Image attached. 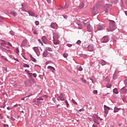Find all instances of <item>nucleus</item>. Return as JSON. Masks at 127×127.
Returning a JSON list of instances; mask_svg holds the SVG:
<instances>
[{
	"mask_svg": "<svg viewBox=\"0 0 127 127\" xmlns=\"http://www.w3.org/2000/svg\"><path fill=\"white\" fill-rule=\"evenodd\" d=\"M110 29L108 30V31H114L116 29V25L115 24V21H112L110 23L109 26Z\"/></svg>",
	"mask_w": 127,
	"mask_h": 127,
	"instance_id": "1",
	"label": "nucleus"
},
{
	"mask_svg": "<svg viewBox=\"0 0 127 127\" xmlns=\"http://www.w3.org/2000/svg\"><path fill=\"white\" fill-rule=\"evenodd\" d=\"M101 42L103 43H106L109 41V37L107 36L103 37L101 39Z\"/></svg>",
	"mask_w": 127,
	"mask_h": 127,
	"instance_id": "2",
	"label": "nucleus"
},
{
	"mask_svg": "<svg viewBox=\"0 0 127 127\" xmlns=\"http://www.w3.org/2000/svg\"><path fill=\"white\" fill-rule=\"evenodd\" d=\"M78 28L79 29H82L86 25V23L83 21L80 22L78 24Z\"/></svg>",
	"mask_w": 127,
	"mask_h": 127,
	"instance_id": "3",
	"label": "nucleus"
},
{
	"mask_svg": "<svg viewBox=\"0 0 127 127\" xmlns=\"http://www.w3.org/2000/svg\"><path fill=\"white\" fill-rule=\"evenodd\" d=\"M82 2L80 4V5L78 6L79 9H82L83 7L85 6V4H84V2H86L87 1V0H81Z\"/></svg>",
	"mask_w": 127,
	"mask_h": 127,
	"instance_id": "4",
	"label": "nucleus"
},
{
	"mask_svg": "<svg viewBox=\"0 0 127 127\" xmlns=\"http://www.w3.org/2000/svg\"><path fill=\"white\" fill-rule=\"evenodd\" d=\"M98 120H99V117H98V116L93 117V122L95 123V124H97V125H100V123L98 122Z\"/></svg>",
	"mask_w": 127,
	"mask_h": 127,
	"instance_id": "5",
	"label": "nucleus"
},
{
	"mask_svg": "<svg viewBox=\"0 0 127 127\" xmlns=\"http://www.w3.org/2000/svg\"><path fill=\"white\" fill-rule=\"evenodd\" d=\"M127 91V88L123 87L122 89L120 90V92L122 93V94H124V93H126Z\"/></svg>",
	"mask_w": 127,
	"mask_h": 127,
	"instance_id": "6",
	"label": "nucleus"
},
{
	"mask_svg": "<svg viewBox=\"0 0 127 127\" xmlns=\"http://www.w3.org/2000/svg\"><path fill=\"white\" fill-rule=\"evenodd\" d=\"M51 27H52V28H55L56 29V28H57V24L55 23H52L51 25Z\"/></svg>",
	"mask_w": 127,
	"mask_h": 127,
	"instance_id": "7",
	"label": "nucleus"
},
{
	"mask_svg": "<svg viewBox=\"0 0 127 127\" xmlns=\"http://www.w3.org/2000/svg\"><path fill=\"white\" fill-rule=\"evenodd\" d=\"M88 31L91 32L93 31V28H92V26L91 25H88L87 26Z\"/></svg>",
	"mask_w": 127,
	"mask_h": 127,
	"instance_id": "8",
	"label": "nucleus"
},
{
	"mask_svg": "<svg viewBox=\"0 0 127 127\" xmlns=\"http://www.w3.org/2000/svg\"><path fill=\"white\" fill-rule=\"evenodd\" d=\"M33 49L35 51V52L36 53V54H38V53H39V50L38 49V47H34L33 48Z\"/></svg>",
	"mask_w": 127,
	"mask_h": 127,
	"instance_id": "9",
	"label": "nucleus"
},
{
	"mask_svg": "<svg viewBox=\"0 0 127 127\" xmlns=\"http://www.w3.org/2000/svg\"><path fill=\"white\" fill-rule=\"evenodd\" d=\"M104 110H105V114H108V111H109V110H110V107L104 105Z\"/></svg>",
	"mask_w": 127,
	"mask_h": 127,
	"instance_id": "10",
	"label": "nucleus"
},
{
	"mask_svg": "<svg viewBox=\"0 0 127 127\" xmlns=\"http://www.w3.org/2000/svg\"><path fill=\"white\" fill-rule=\"evenodd\" d=\"M53 42H54V44H55L56 45H58V44H59V43H60V41H59V40H56L54 39Z\"/></svg>",
	"mask_w": 127,
	"mask_h": 127,
	"instance_id": "11",
	"label": "nucleus"
},
{
	"mask_svg": "<svg viewBox=\"0 0 127 127\" xmlns=\"http://www.w3.org/2000/svg\"><path fill=\"white\" fill-rule=\"evenodd\" d=\"M105 28V26H101V25H98L97 26V29L98 30H103Z\"/></svg>",
	"mask_w": 127,
	"mask_h": 127,
	"instance_id": "12",
	"label": "nucleus"
},
{
	"mask_svg": "<svg viewBox=\"0 0 127 127\" xmlns=\"http://www.w3.org/2000/svg\"><path fill=\"white\" fill-rule=\"evenodd\" d=\"M48 69H49L52 71V72H54L55 71V68H54L53 66H48Z\"/></svg>",
	"mask_w": 127,
	"mask_h": 127,
	"instance_id": "13",
	"label": "nucleus"
},
{
	"mask_svg": "<svg viewBox=\"0 0 127 127\" xmlns=\"http://www.w3.org/2000/svg\"><path fill=\"white\" fill-rule=\"evenodd\" d=\"M59 97L61 101H65V98H64V96L63 93H61Z\"/></svg>",
	"mask_w": 127,
	"mask_h": 127,
	"instance_id": "14",
	"label": "nucleus"
},
{
	"mask_svg": "<svg viewBox=\"0 0 127 127\" xmlns=\"http://www.w3.org/2000/svg\"><path fill=\"white\" fill-rule=\"evenodd\" d=\"M88 49L89 51H93V50H94V47L93 46H89L88 47Z\"/></svg>",
	"mask_w": 127,
	"mask_h": 127,
	"instance_id": "15",
	"label": "nucleus"
},
{
	"mask_svg": "<svg viewBox=\"0 0 127 127\" xmlns=\"http://www.w3.org/2000/svg\"><path fill=\"white\" fill-rule=\"evenodd\" d=\"M77 69L78 71H83V68L80 65L77 66Z\"/></svg>",
	"mask_w": 127,
	"mask_h": 127,
	"instance_id": "16",
	"label": "nucleus"
},
{
	"mask_svg": "<svg viewBox=\"0 0 127 127\" xmlns=\"http://www.w3.org/2000/svg\"><path fill=\"white\" fill-rule=\"evenodd\" d=\"M28 13L29 15H31V16H35V14H34L32 11H29Z\"/></svg>",
	"mask_w": 127,
	"mask_h": 127,
	"instance_id": "17",
	"label": "nucleus"
},
{
	"mask_svg": "<svg viewBox=\"0 0 127 127\" xmlns=\"http://www.w3.org/2000/svg\"><path fill=\"white\" fill-rule=\"evenodd\" d=\"M47 55H48V52H47V51L44 52V53H43V57H46V56H47Z\"/></svg>",
	"mask_w": 127,
	"mask_h": 127,
	"instance_id": "18",
	"label": "nucleus"
},
{
	"mask_svg": "<svg viewBox=\"0 0 127 127\" xmlns=\"http://www.w3.org/2000/svg\"><path fill=\"white\" fill-rule=\"evenodd\" d=\"M101 64L104 66V65H106V64H107V63L106 62V61H104V60H102L101 62Z\"/></svg>",
	"mask_w": 127,
	"mask_h": 127,
	"instance_id": "19",
	"label": "nucleus"
},
{
	"mask_svg": "<svg viewBox=\"0 0 127 127\" xmlns=\"http://www.w3.org/2000/svg\"><path fill=\"white\" fill-rule=\"evenodd\" d=\"M42 39L43 41V42H46V37L45 36H44L42 37Z\"/></svg>",
	"mask_w": 127,
	"mask_h": 127,
	"instance_id": "20",
	"label": "nucleus"
},
{
	"mask_svg": "<svg viewBox=\"0 0 127 127\" xmlns=\"http://www.w3.org/2000/svg\"><path fill=\"white\" fill-rule=\"evenodd\" d=\"M30 59L33 62H36V59H35L34 58H33L32 56H30Z\"/></svg>",
	"mask_w": 127,
	"mask_h": 127,
	"instance_id": "21",
	"label": "nucleus"
},
{
	"mask_svg": "<svg viewBox=\"0 0 127 127\" xmlns=\"http://www.w3.org/2000/svg\"><path fill=\"white\" fill-rule=\"evenodd\" d=\"M113 92L115 94H119V91H118V89L115 88L113 90Z\"/></svg>",
	"mask_w": 127,
	"mask_h": 127,
	"instance_id": "22",
	"label": "nucleus"
},
{
	"mask_svg": "<svg viewBox=\"0 0 127 127\" xmlns=\"http://www.w3.org/2000/svg\"><path fill=\"white\" fill-rule=\"evenodd\" d=\"M80 80L82 81V83H84V84H87L86 80L83 79V78H80Z\"/></svg>",
	"mask_w": 127,
	"mask_h": 127,
	"instance_id": "23",
	"label": "nucleus"
},
{
	"mask_svg": "<svg viewBox=\"0 0 127 127\" xmlns=\"http://www.w3.org/2000/svg\"><path fill=\"white\" fill-rule=\"evenodd\" d=\"M45 51H51V48H49V47H47L45 49Z\"/></svg>",
	"mask_w": 127,
	"mask_h": 127,
	"instance_id": "24",
	"label": "nucleus"
},
{
	"mask_svg": "<svg viewBox=\"0 0 127 127\" xmlns=\"http://www.w3.org/2000/svg\"><path fill=\"white\" fill-rule=\"evenodd\" d=\"M63 56H64V58H67V57H68V54H67L66 53H64Z\"/></svg>",
	"mask_w": 127,
	"mask_h": 127,
	"instance_id": "25",
	"label": "nucleus"
},
{
	"mask_svg": "<svg viewBox=\"0 0 127 127\" xmlns=\"http://www.w3.org/2000/svg\"><path fill=\"white\" fill-rule=\"evenodd\" d=\"M15 52H16V53H17V54H18V53H19V50H18V48L15 49Z\"/></svg>",
	"mask_w": 127,
	"mask_h": 127,
	"instance_id": "26",
	"label": "nucleus"
},
{
	"mask_svg": "<svg viewBox=\"0 0 127 127\" xmlns=\"http://www.w3.org/2000/svg\"><path fill=\"white\" fill-rule=\"evenodd\" d=\"M37 102L39 101H43V98H42V97H39V98L37 99Z\"/></svg>",
	"mask_w": 127,
	"mask_h": 127,
	"instance_id": "27",
	"label": "nucleus"
},
{
	"mask_svg": "<svg viewBox=\"0 0 127 127\" xmlns=\"http://www.w3.org/2000/svg\"><path fill=\"white\" fill-rule=\"evenodd\" d=\"M23 67H25V68H29V65L25 64L23 65Z\"/></svg>",
	"mask_w": 127,
	"mask_h": 127,
	"instance_id": "28",
	"label": "nucleus"
},
{
	"mask_svg": "<svg viewBox=\"0 0 127 127\" xmlns=\"http://www.w3.org/2000/svg\"><path fill=\"white\" fill-rule=\"evenodd\" d=\"M11 13V14H12V15H13V16H16V12H12Z\"/></svg>",
	"mask_w": 127,
	"mask_h": 127,
	"instance_id": "29",
	"label": "nucleus"
},
{
	"mask_svg": "<svg viewBox=\"0 0 127 127\" xmlns=\"http://www.w3.org/2000/svg\"><path fill=\"white\" fill-rule=\"evenodd\" d=\"M118 112H119V109L117 108H115L114 113H118Z\"/></svg>",
	"mask_w": 127,
	"mask_h": 127,
	"instance_id": "30",
	"label": "nucleus"
},
{
	"mask_svg": "<svg viewBox=\"0 0 127 127\" xmlns=\"http://www.w3.org/2000/svg\"><path fill=\"white\" fill-rule=\"evenodd\" d=\"M0 22H3V20L2 19V17L0 16Z\"/></svg>",
	"mask_w": 127,
	"mask_h": 127,
	"instance_id": "31",
	"label": "nucleus"
},
{
	"mask_svg": "<svg viewBox=\"0 0 127 127\" xmlns=\"http://www.w3.org/2000/svg\"><path fill=\"white\" fill-rule=\"evenodd\" d=\"M106 86L107 88H111V87H112V85H111L110 84H107Z\"/></svg>",
	"mask_w": 127,
	"mask_h": 127,
	"instance_id": "32",
	"label": "nucleus"
},
{
	"mask_svg": "<svg viewBox=\"0 0 127 127\" xmlns=\"http://www.w3.org/2000/svg\"><path fill=\"white\" fill-rule=\"evenodd\" d=\"M72 102L73 104L77 105V102H76V101L74 99H72Z\"/></svg>",
	"mask_w": 127,
	"mask_h": 127,
	"instance_id": "33",
	"label": "nucleus"
},
{
	"mask_svg": "<svg viewBox=\"0 0 127 127\" xmlns=\"http://www.w3.org/2000/svg\"><path fill=\"white\" fill-rule=\"evenodd\" d=\"M1 58H2V59H4L5 60H6V61H7V59H6V58H5V57H4L3 56H1Z\"/></svg>",
	"mask_w": 127,
	"mask_h": 127,
	"instance_id": "34",
	"label": "nucleus"
},
{
	"mask_svg": "<svg viewBox=\"0 0 127 127\" xmlns=\"http://www.w3.org/2000/svg\"><path fill=\"white\" fill-rule=\"evenodd\" d=\"M77 44H78V45L81 44V41L80 40H78L76 42Z\"/></svg>",
	"mask_w": 127,
	"mask_h": 127,
	"instance_id": "35",
	"label": "nucleus"
},
{
	"mask_svg": "<svg viewBox=\"0 0 127 127\" xmlns=\"http://www.w3.org/2000/svg\"><path fill=\"white\" fill-rule=\"evenodd\" d=\"M35 24L36 25H39V22L38 21H35Z\"/></svg>",
	"mask_w": 127,
	"mask_h": 127,
	"instance_id": "36",
	"label": "nucleus"
},
{
	"mask_svg": "<svg viewBox=\"0 0 127 127\" xmlns=\"http://www.w3.org/2000/svg\"><path fill=\"white\" fill-rule=\"evenodd\" d=\"M95 10H96V7H94L92 10L93 13H95Z\"/></svg>",
	"mask_w": 127,
	"mask_h": 127,
	"instance_id": "37",
	"label": "nucleus"
},
{
	"mask_svg": "<svg viewBox=\"0 0 127 127\" xmlns=\"http://www.w3.org/2000/svg\"><path fill=\"white\" fill-rule=\"evenodd\" d=\"M34 34H38V33H37V31L36 30H34V32H33Z\"/></svg>",
	"mask_w": 127,
	"mask_h": 127,
	"instance_id": "38",
	"label": "nucleus"
},
{
	"mask_svg": "<svg viewBox=\"0 0 127 127\" xmlns=\"http://www.w3.org/2000/svg\"><path fill=\"white\" fill-rule=\"evenodd\" d=\"M94 94H98V91L97 90H94L93 91Z\"/></svg>",
	"mask_w": 127,
	"mask_h": 127,
	"instance_id": "39",
	"label": "nucleus"
},
{
	"mask_svg": "<svg viewBox=\"0 0 127 127\" xmlns=\"http://www.w3.org/2000/svg\"><path fill=\"white\" fill-rule=\"evenodd\" d=\"M33 75L34 78H36V77H37V75L36 74V73H33Z\"/></svg>",
	"mask_w": 127,
	"mask_h": 127,
	"instance_id": "40",
	"label": "nucleus"
},
{
	"mask_svg": "<svg viewBox=\"0 0 127 127\" xmlns=\"http://www.w3.org/2000/svg\"><path fill=\"white\" fill-rule=\"evenodd\" d=\"M113 1L115 2V3H118V0H113Z\"/></svg>",
	"mask_w": 127,
	"mask_h": 127,
	"instance_id": "41",
	"label": "nucleus"
},
{
	"mask_svg": "<svg viewBox=\"0 0 127 127\" xmlns=\"http://www.w3.org/2000/svg\"><path fill=\"white\" fill-rule=\"evenodd\" d=\"M65 103L66 104V106H69V103H68V101L67 100L65 101Z\"/></svg>",
	"mask_w": 127,
	"mask_h": 127,
	"instance_id": "42",
	"label": "nucleus"
},
{
	"mask_svg": "<svg viewBox=\"0 0 127 127\" xmlns=\"http://www.w3.org/2000/svg\"><path fill=\"white\" fill-rule=\"evenodd\" d=\"M1 50H2V51H5V49H4L3 47H1L0 48Z\"/></svg>",
	"mask_w": 127,
	"mask_h": 127,
	"instance_id": "43",
	"label": "nucleus"
},
{
	"mask_svg": "<svg viewBox=\"0 0 127 127\" xmlns=\"http://www.w3.org/2000/svg\"><path fill=\"white\" fill-rule=\"evenodd\" d=\"M67 46H68V47H72V45L69 44H67Z\"/></svg>",
	"mask_w": 127,
	"mask_h": 127,
	"instance_id": "44",
	"label": "nucleus"
},
{
	"mask_svg": "<svg viewBox=\"0 0 127 127\" xmlns=\"http://www.w3.org/2000/svg\"><path fill=\"white\" fill-rule=\"evenodd\" d=\"M47 1L48 3H51V0H47Z\"/></svg>",
	"mask_w": 127,
	"mask_h": 127,
	"instance_id": "45",
	"label": "nucleus"
},
{
	"mask_svg": "<svg viewBox=\"0 0 127 127\" xmlns=\"http://www.w3.org/2000/svg\"><path fill=\"white\" fill-rule=\"evenodd\" d=\"M1 107H2L3 109H4V108H5V103H3V106H1Z\"/></svg>",
	"mask_w": 127,
	"mask_h": 127,
	"instance_id": "46",
	"label": "nucleus"
},
{
	"mask_svg": "<svg viewBox=\"0 0 127 127\" xmlns=\"http://www.w3.org/2000/svg\"><path fill=\"white\" fill-rule=\"evenodd\" d=\"M30 96H32V94L28 95V96H26L25 98H29V97H30Z\"/></svg>",
	"mask_w": 127,
	"mask_h": 127,
	"instance_id": "47",
	"label": "nucleus"
},
{
	"mask_svg": "<svg viewBox=\"0 0 127 127\" xmlns=\"http://www.w3.org/2000/svg\"><path fill=\"white\" fill-rule=\"evenodd\" d=\"M12 121H15V119L13 118L12 117H11Z\"/></svg>",
	"mask_w": 127,
	"mask_h": 127,
	"instance_id": "48",
	"label": "nucleus"
},
{
	"mask_svg": "<svg viewBox=\"0 0 127 127\" xmlns=\"http://www.w3.org/2000/svg\"><path fill=\"white\" fill-rule=\"evenodd\" d=\"M49 63H50V61L47 62L46 63V65H47L48 64H49Z\"/></svg>",
	"mask_w": 127,
	"mask_h": 127,
	"instance_id": "49",
	"label": "nucleus"
},
{
	"mask_svg": "<svg viewBox=\"0 0 127 127\" xmlns=\"http://www.w3.org/2000/svg\"><path fill=\"white\" fill-rule=\"evenodd\" d=\"M7 45H8L9 46H11V45L10 43H9V42L7 43Z\"/></svg>",
	"mask_w": 127,
	"mask_h": 127,
	"instance_id": "50",
	"label": "nucleus"
},
{
	"mask_svg": "<svg viewBox=\"0 0 127 127\" xmlns=\"http://www.w3.org/2000/svg\"><path fill=\"white\" fill-rule=\"evenodd\" d=\"M7 109L9 111L10 110H11V108H9V107H7Z\"/></svg>",
	"mask_w": 127,
	"mask_h": 127,
	"instance_id": "51",
	"label": "nucleus"
},
{
	"mask_svg": "<svg viewBox=\"0 0 127 127\" xmlns=\"http://www.w3.org/2000/svg\"><path fill=\"white\" fill-rule=\"evenodd\" d=\"M92 127H98V126L93 124V125L92 126Z\"/></svg>",
	"mask_w": 127,
	"mask_h": 127,
	"instance_id": "52",
	"label": "nucleus"
},
{
	"mask_svg": "<svg viewBox=\"0 0 127 127\" xmlns=\"http://www.w3.org/2000/svg\"><path fill=\"white\" fill-rule=\"evenodd\" d=\"M38 41H39V42H40V43H42V42H41V40H40V39H38Z\"/></svg>",
	"mask_w": 127,
	"mask_h": 127,
	"instance_id": "53",
	"label": "nucleus"
},
{
	"mask_svg": "<svg viewBox=\"0 0 127 127\" xmlns=\"http://www.w3.org/2000/svg\"><path fill=\"white\" fill-rule=\"evenodd\" d=\"M65 8H68V5H65Z\"/></svg>",
	"mask_w": 127,
	"mask_h": 127,
	"instance_id": "54",
	"label": "nucleus"
},
{
	"mask_svg": "<svg viewBox=\"0 0 127 127\" xmlns=\"http://www.w3.org/2000/svg\"><path fill=\"white\" fill-rule=\"evenodd\" d=\"M2 114H0V118H1V119H2L3 117L2 116H1Z\"/></svg>",
	"mask_w": 127,
	"mask_h": 127,
	"instance_id": "55",
	"label": "nucleus"
},
{
	"mask_svg": "<svg viewBox=\"0 0 127 127\" xmlns=\"http://www.w3.org/2000/svg\"><path fill=\"white\" fill-rule=\"evenodd\" d=\"M25 99V97H24V98L21 99V100L22 101H24Z\"/></svg>",
	"mask_w": 127,
	"mask_h": 127,
	"instance_id": "56",
	"label": "nucleus"
},
{
	"mask_svg": "<svg viewBox=\"0 0 127 127\" xmlns=\"http://www.w3.org/2000/svg\"><path fill=\"white\" fill-rule=\"evenodd\" d=\"M81 111H82L83 112H84V110H83V109H80L79 110V112H81Z\"/></svg>",
	"mask_w": 127,
	"mask_h": 127,
	"instance_id": "57",
	"label": "nucleus"
},
{
	"mask_svg": "<svg viewBox=\"0 0 127 127\" xmlns=\"http://www.w3.org/2000/svg\"><path fill=\"white\" fill-rule=\"evenodd\" d=\"M4 44L7 45V43H6L5 41H3Z\"/></svg>",
	"mask_w": 127,
	"mask_h": 127,
	"instance_id": "58",
	"label": "nucleus"
},
{
	"mask_svg": "<svg viewBox=\"0 0 127 127\" xmlns=\"http://www.w3.org/2000/svg\"><path fill=\"white\" fill-rule=\"evenodd\" d=\"M53 100L54 101V102H55L56 101V100H55V98H53Z\"/></svg>",
	"mask_w": 127,
	"mask_h": 127,
	"instance_id": "59",
	"label": "nucleus"
},
{
	"mask_svg": "<svg viewBox=\"0 0 127 127\" xmlns=\"http://www.w3.org/2000/svg\"><path fill=\"white\" fill-rule=\"evenodd\" d=\"M98 119H99L100 120V121H103V119H102L99 117H98Z\"/></svg>",
	"mask_w": 127,
	"mask_h": 127,
	"instance_id": "60",
	"label": "nucleus"
},
{
	"mask_svg": "<svg viewBox=\"0 0 127 127\" xmlns=\"http://www.w3.org/2000/svg\"><path fill=\"white\" fill-rule=\"evenodd\" d=\"M68 17V16H64V18H65V19H66V18Z\"/></svg>",
	"mask_w": 127,
	"mask_h": 127,
	"instance_id": "61",
	"label": "nucleus"
},
{
	"mask_svg": "<svg viewBox=\"0 0 127 127\" xmlns=\"http://www.w3.org/2000/svg\"><path fill=\"white\" fill-rule=\"evenodd\" d=\"M125 14L127 16V11H125Z\"/></svg>",
	"mask_w": 127,
	"mask_h": 127,
	"instance_id": "62",
	"label": "nucleus"
},
{
	"mask_svg": "<svg viewBox=\"0 0 127 127\" xmlns=\"http://www.w3.org/2000/svg\"><path fill=\"white\" fill-rule=\"evenodd\" d=\"M14 60H15L16 61H18V60H17V59H14Z\"/></svg>",
	"mask_w": 127,
	"mask_h": 127,
	"instance_id": "63",
	"label": "nucleus"
},
{
	"mask_svg": "<svg viewBox=\"0 0 127 127\" xmlns=\"http://www.w3.org/2000/svg\"><path fill=\"white\" fill-rule=\"evenodd\" d=\"M111 127H115L114 125H112Z\"/></svg>",
	"mask_w": 127,
	"mask_h": 127,
	"instance_id": "64",
	"label": "nucleus"
}]
</instances>
